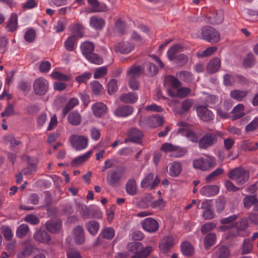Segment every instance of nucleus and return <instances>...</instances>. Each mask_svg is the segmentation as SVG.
I'll return each mask as SVG.
<instances>
[{
  "mask_svg": "<svg viewBox=\"0 0 258 258\" xmlns=\"http://www.w3.org/2000/svg\"><path fill=\"white\" fill-rule=\"evenodd\" d=\"M228 176L230 179L236 180L238 185H242L248 180L249 172L240 166L231 170Z\"/></svg>",
  "mask_w": 258,
  "mask_h": 258,
  "instance_id": "obj_1",
  "label": "nucleus"
},
{
  "mask_svg": "<svg viewBox=\"0 0 258 258\" xmlns=\"http://www.w3.org/2000/svg\"><path fill=\"white\" fill-rule=\"evenodd\" d=\"M201 34L203 39L210 43L218 42L220 40L219 33L211 26H206L201 29Z\"/></svg>",
  "mask_w": 258,
  "mask_h": 258,
  "instance_id": "obj_2",
  "label": "nucleus"
},
{
  "mask_svg": "<svg viewBox=\"0 0 258 258\" xmlns=\"http://www.w3.org/2000/svg\"><path fill=\"white\" fill-rule=\"evenodd\" d=\"M216 165L214 158L210 157L208 159H204L203 158L197 159L193 161V166L197 169L202 171H207L215 167Z\"/></svg>",
  "mask_w": 258,
  "mask_h": 258,
  "instance_id": "obj_3",
  "label": "nucleus"
},
{
  "mask_svg": "<svg viewBox=\"0 0 258 258\" xmlns=\"http://www.w3.org/2000/svg\"><path fill=\"white\" fill-rule=\"evenodd\" d=\"M48 82L43 77L36 79L33 84L34 92L35 94L39 95L45 94L48 91Z\"/></svg>",
  "mask_w": 258,
  "mask_h": 258,
  "instance_id": "obj_4",
  "label": "nucleus"
},
{
  "mask_svg": "<svg viewBox=\"0 0 258 258\" xmlns=\"http://www.w3.org/2000/svg\"><path fill=\"white\" fill-rule=\"evenodd\" d=\"M70 142L77 150L85 149L88 145L87 138L82 136L72 135L70 138Z\"/></svg>",
  "mask_w": 258,
  "mask_h": 258,
  "instance_id": "obj_5",
  "label": "nucleus"
},
{
  "mask_svg": "<svg viewBox=\"0 0 258 258\" xmlns=\"http://www.w3.org/2000/svg\"><path fill=\"white\" fill-rule=\"evenodd\" d=\"M125 170V166H122L117 170L111 173L109 176L107 178L108 183L111 186L117 185L119 182L121 176Z\"/></svg>",
  "mask_w": 258,
  "mask_h": 258,
  "instance_id": "obj_6",
  "label": "nucleus"
},
{
  "mask_svg": "<svg viewBox=\"0 0 258 258\" xmlns=\"http://www.w3.org/2000/svg\"><path fill=\"white\" fill-rule=\"evenodd\" d=\"M71 36L78 39L83 37L85 32V27L82 23L76 22L73 23L69 27Z\"/></svg>",
  "mask_w": 258,
  "mask_h": 258,
  "instance_id": "obj_7",
  "label": "nucleus"
},
{
  "mask_svg": "<svg viewBox=\"0 0 258 258\" xmlns=\"http://www.w3.org/2000/svg\"><path fill=\"white\" fill-rule=\"evenodd\" d=\"M50 119L47 130L51 131L53 126H55L57 123L56 115L54 114L52 116L47 117L46 114H41L38 118V123L41 126H46L45 122L46 120Z\"/></svg>",
  "mask_w": 258,
  "mask_h": 258,
  "instance_id": "obj_8",
  "label": "nucleus"
},
{
  "mask_svg": "<svg viewBox=\"0 0 258 258\" xmlns=\"http://www.w3.org/2000/svg\"><path fill=\"white\" fill-rule=\"evenodd\" d=\"M160 182V179L157 176L154 180L153 173L148 174L142 181L141 185L142 187L147 188L150 186L151 189L154 188Z\"/></svg>",
  "mask_w": 258,
  "mask_h": 258,
  "instance_id": "obj_9",
  "label": "nucleus"
},
{
  "mask_svg": "<svg viewBox=\"0 0 258 258\" xmlns=\"http://www.w3.org/2000/svg\"><path fill=\"white\" fill-rule=\"evenodd\" d=\"M217 141V137L213 134H207L203 136L199 141V144L200 148L205 149L211 146Z\"/></svg>",
  "mask_w": 258,
  "mask_h": 258,
  "instance_id": "obj_10",
  "label": "nucleus"
},
{
  "mask_svg": "<svg viewBox=\"0 0 258 258\" xmlns=\"http://www.w3.org/2000/svg\"><path fill=\"white\" fill-rule=\"evenodd\" d=\"M142 227L144 229L149 232H154L158 229L159 224L155 219L148 218L143 222Z\"/></svg>",
  "mask_w": 258,
  "mask_h": 258,
  "instance_id": "obj_11",
  "label": "nucleus"
},
{
  "mask_svg": "<svg viewBox=\"0 0 258 258\" xmlns=\"http://www.w3.org/2000/svg\"><path fill=\"white\" fill-rule=\"evenodd\" d=\"M33 238L36 241L42 243H48L51 240L49 234L45 230L41 229L36 231Z\"/></svg>",
  "mask_w": 258,
  "mask_h": 258,
  "instance_id": "obj_12",
  "label": "nucleus"
},
{
  "mask_svg": "<svg viewBox=\"0 0 258 258\" xmlns=\"http://www.w3.org/2000/svg\"><path fill=\"white\" fill-rule=\"evenodd\" d=\"M105 21L102 18L98 16H92L90 19V26L96 30H102L105 26Z\"/></svg>",
  "mask_w": 258,
  "mask_h": 258,
  "instance_id": "obj_13",
  "label": "nucleus"
},
{
  "mask_svg": "<svg viewBox=\"0 0 258 258\" xmlns=\"http://www.w3.org/2000/svg\"><path fill=\"white\" fill-rule=\"evenodd\" d=\"M245 81L244 77L240 75L231 76L226 74L224 77V82L225 85L230 86L235 83H243Z\"/></svg>",
  "mask_w": 258,
  "mask_h": 258,
  "instance_id": "obj_14",
  "label": "nucleus"
},
{
  "mask_svg": "<svg viewBox=\"0 0 258 258\" xmlns=\"http://www.w3.org/2000/svg\"><path fill=\"white\" fill-rule=\"evenodd\" d=\"M128 137L131 138L132 142L140 143L141 140L143 136L142 132L137 128L133 127L130 128L127 133Z\"/></svg>",
  "mask_w": 258,
  "mask_h": 258,
  "instance_id": "obj_15",
  "label": "nucleus"
},
{
  "mask_svg": "<svg viewBox=\"0 0 258 258\" xmlns=\"http://www.w3.org/2000/svg\"><path fill=\"white\" fill-rule=\"evenodd\" d=\"M46 228L51 233H56L61 229V222L60 220L48 221L45 224Z\"/></svg>",
  "mask_w": 258,
  "mask_h": 258,
  "instance_id": "obj_16",
  "label": "nucleus"
},
{
  "mask_svg": "<svg viewBox=\"0 0 258 258\" xmlns=\"http://www.w3.org/2000/svg\"><path fill=\"white\" fill-rule=\"evenodd\" d=\"M74 238L78 244H82L85 241L84 231L83 227L77 226L74 230Z\"/></svg>",
  "mask_w": 258,
  "mask_h": 258,
  "instance_id": "obj_17",
  "label": "nucleus"
},
{
  "mask_svg": "<svg viewBox=\"0 0 258 258\" xmlns=\"http://www.w3.org/2000/svg\"><path fill=\"white\" fill-rule=\"evenodd\" d=\"M220 66V59L217 57H214L209 61L207 65V71L210 74L215 73L219 69Z\"/></svg>",
  "mask_w": 258,
  "mask_h": 258,
  "instance_id": "obj_18",
  "label": "nucleus"
},
{
  "mask_svg": "<svg viewBox=\"0 0 258 258\" xmlns=\"http://www.w3.org/2000/svg\"><path fill=\"white\" fill-rule=\"evenodd\" d=\"M81 50L83 55L87 58L93 52L94 45L92 42L86 41L81 44Z\"/></svg>",
  "mask_w": 258,
  "mask_h": 258,
  "instance_id": "obj_19",
  "label": "nucleus"
},
{
  "mask_svg": "<svg viewBox=\"0 0 258 258\" xmlns=\"http://www.w3.org/2000/svg\"><path fill=\"white\" fill-rule=\"evenodd\" d=\"M143 69L140 66L133 65L127 71V75L129 78L137 79L143 73Z\"/></svg>",
  "mask_w": 258,
  "mask_h": 258,
  "instance_id": "obj_20",
  "label": "nucleus"
},
{
  "mask_svg": "<svg viewBox=\"0 0 258 258\" xmlns=\"http://www.w3.org/2000/svg\"><path fill=\"white\" fill-rule=\"evenodd\" d=\"M182 50V47L179 44H176L170 47L167 52V57L171 61H173L176 55Z\"/></svg>",
  "mask_w": 258,
  "mask_h": 258,
  "instance_id": "obj_21",
  "label": "nucleus"
},
{
  "mask_svg": "<svg viewBox=\"0 0 258 258\" xmlns=\"http://www.w3.org/2000/svg\"><path fill=\"white\" fill-rule=\"evenodd\" d=\"M219 190V187L217 185H207L202 188L201 192L204 196L211 197L217 195Z\"/></svg>",
  "mask_w": 258,
  "mask_h": 258,
  "instance_id": "obj_22",
  "label": "nucleus"
},
{
  "mask_svg": "<svg viewBox=\"0 0 258 258\" xmlns=\"http://www.w3.org/2000/svg\"><path fill=\"white\" fill-rule=\"evenodd\" d=\"M224 20V12L222 10H217L215 12L212 17H209L210 23L211 24H219Z\"/></svg>",
  "mask_w": 258,
  "mask_h": 258,
  "instance_id": "obj_23",
  "label": "nucleus"
},
{
  "mask_svg": "<svg viewBox=\"0 0 258 258\" xmlns=\"http://www.w3.org/2000/svg\"><path fill=\"white\" fill-rule=\"evenodd\" d=\"M134 45L130 42L119 43L116 47V50L123 54H128L134 49Z\"/></svg>",
  "mask_w": 258,
  "mask_h": 258,
  "instance_id": "obj_24",
  "label": "nucleus"
},
{
  "mask_svg": "<svg viewBox=\"0 0 258 258\" xmlns=\"http://www.w3.org/2000/svg\"><path fill=\"white\" fill-rule=\"evenodd\" d=\"M138 98L137 94L135 92H129L121 95L120 99L121 101L127 103H134Z\"/></svg>",
  "mask_w": 258,
  "mask_h": 258,
  "instance_id": "obj_25",
  "label": "nucleus"
},
{
  "mask_svg": "<svg viewBox=\"0 0 258 258\" xmlns=\"http://www.w3.org/2000/svg\"><path fill=\"white\" fill-rule=\"evenodd\" d=\"M163 123V117L157 115H152L149 118L147 121V124L151 127L162 125Z\"/></svg>",
  "mask_w": 258,
  "mask_h": 258,
  "instance_id": "obj_26",
  "label": "nucleus"
},
{
  "mask_svg": "<svg viewBox=\"0 0 258 258\" xmlns=\"http://www.w3.org/2000/svg\"><path fill=\"white\" fill-rule=\"evenodd\" d=\"M88 3L93 8L95 12H105L107 10L105 4H100L98 0H87Z\"/></svg>",
  "mask_w": 258,
  "mask_h": 258,
  "instance_id": "obj_27",
  "label": "nucleus"
},
{
  "mask_svg": "<svg viewBox=\"0 0 258 258\" xmlns=\"http://www.w3.org/2000/svg\"><path fill=\"white\" fill-rule=\"evenodd\" d=\"M18 17L16 14H12L7 25V29L11 32H14L17 28Z\"/></svg>",
  "mask_w": 258,
  "mask_h": 258,
  "instance_id": "obj_28",
  "label": "nucleus"
},
{
  "mask_svg": "<svg viewBox=\"0 0 258 258\" xmlns=\"http://www.w3.org/2000/svg\"><path fill=\"white\" fill-rule=\"evenodd\" d=\"M230 255V250L229 247L225 245L220 246L216 252L217 258H229Z\"/></svg>",
  "mask_w": 258,
  "mask_h": 258,
  "instance_id": "obj_29",
  "label": "nucleus"
},
{
  "mask_svg": "<svg viewBox=\"0 0 258 258\" xmlns=\"http://www.w3.org/2000/svg\"><path fill=\"white\" fill-rule=\"evenodd\" d=\"M173 244V239L172 237H168L165 238L163 242L160 244V248L163 252L167 251Z\"/></svg>",
  "mask_w": 258,
  "mask_h": 258,
  "instance_id": "obj_30",
  "label": "nucleus"
},
{
  "mask_svg": "<svg viewBox=\"0 0 258 258\" xmlns=\"http://www.w3.org/2000/svg\"><path fill=\"white\" fill-rule=\"evenodd\" d=\"M127 248L132 253H136L145 249L142 243L139 242H132L128 243Z\"/></svg>",
  "mask_w": 258,
  "mask_h": 258,
  "instance_id": "obj_31",
  "label": "nucleus"
},
{
  "mask_svg": "<svg viewBox=\"0 0 258 258\" xmlns=\"http://www.w3.org/2000/svg\"><path fill=\"white\" fill-rule=\"evenodd\" d=\"M86 227L91 234L95 235L99 230V224L98 222L92 220L86 223Z\"/></svg>",
  "mask_w": 258,
  "mask_h": 258,
  "instance_id": "obj_32",
  "label": "nucleus"
},
{
  "mask_svg": "<svg viewBox=\"0 0 258 258\" xmlns=\"http://www.w3.org/2000/svg\"><path fill=\"white\" fill-rule=\"evenodd\" d=\"M92 151H90L85 154L75 158L71 163L72 166H77L85 162L90 156Z\"/></svg>",
  "mask_w": 258,
  "mask_h": 258,
  "instance_id": "obj_33",
  "label": "nucleus"
},
{
  "mask_svg": "<svg viewBox=\"0 0 258 258\" xmlns=\"http://www.w3.org/2000/svg\"><path fill=\"white\" fill-rule=\"evenodd\" d=\"M77 40L78 39L73 37V36H70L64 42L66 49L70 51L74 50Z\"/></svg>",
  "mask_w": 258,
  "mask_h": 258,
  "instance_id": "obj_34",
  "label": "nucleus"
},
{
  "mask_svg": "<svg viewBox=\"0 0 258 258\" xmlns=\"http://www.w3.org/2000/svg\"><path fill=\"white\" fill-rule=\"evenodd\" d=\"M90 87L93 94L95 95H100L103 90L102 85L97 81H92L90 83Z\"/></svg>",
  "mask_w": 258,
  "mask_h": 258,
  "instance_id": "obj_35",
  "label": "nucleus"
},
{
  "mask_svg": "<svg viewBox=\"0 0 258 258\" xmlns=\"http://www.w3.org/2000/svg\"><path fill=\"white\" fill-rule=\"evenodd\" d=\"M126 191L131 195H134L137 193V187L135 180L131 179L127 181L126 184Z\"/></svg>",
  "mask_w": 258,
  "mask_h": 258,
  "instance_id": "obj_36",
  "label": "nucleus"
},
{
  "mask_svg": "<svg viewBox=\"0 0 258 258\" xmlns=\"http://www.w3.org/2000/svg\"><path fill=\"white\" fill-rule=\"evenodd\" d=\"M79 103V100L77 98H71L63 108L62 113H68Z\"/></svg>",
  "mask_w": 258,
  "mask_h": 258,
  "instance_id": "obj_37",
  "label": "nucleus"
},
{
  "mask_svg": "<svg viewBox=\"0 0 258 258\" xmlns=\"http://www.w3.org/2000/svg\"><path fill=\"white\" fill-rule=\"evenodd\" d=\"M216 239V236L215 233H209L204 238V244L206 248L208 249L214 245L215 243Z\"/></svg>",
  "mask_w": 258,
  "mask_h": 258,
  "instance_id": "obj_38",
  "label": "nucleus"
},
{
  "mask_svg": "<svg viewBox=\"0 0 258 258\" xmlns=\"http://www.w3.org/2000/svg\"><path fill=\"white\" fill-rule=\"evenodd\" d=\"M247 94V92L244 90H235L230 92V96L234 99L241 101Z\"/></svg>",
  "mask_w": 258,
  "mask_h": 258,
  "instance_id": "obj_39",
  "label": "nucleus"
},
{
  "mask_svg": "<svg viewBox=\"0 0 258 258\" xmlns=\"http://www.w3.org/2000/svg\"><path fill=\"white\" fill-rule=\"evenodd\" d=\"M255 202H257V197L256 195L247 196L243 199V206L245 208L249 209L252 205H254Z\"/></svg>",
  "mask_w": 258,
  "mask_h": 258,
  "instance_id": "obj_40",
  "label": "nucleus"
},
{
  "mask_svg": "<svg viewBox=\"0 0 258 258\" xmlns=\"http://www.w3.org/2000/svg\"><path fill=\"white\" fill-rule=\"evenodd\" d=\"M181 246L182 251L184 255L187 256H191L194 254V247L189 242H184L182 243Z\"/></svg>",
  "mask_w": 258,
  "mask_h": 258,
  "instance_id": "obj_41",
  "label": "nucleus"
},
{
  "mask_svg": "<svg viewBox=\"0 0 258 258\" xmlns=\"http://www.w3.org/2000/svg\"><path fill=\"white\" fill-rule=\"evenodd\" d=\"M181 170L180 164L177 162H173L169 167V174L172 176H177Z\"/></svg>",
  "mask_w": 258,
  "mask_h": 258,
  "instance_id": "obj_42",
  "label": "nucleus"
},
{
  "mask_svg": "<svg viewBox=\"0 0 258 258\" xmlns=\"http://www.w3.org/2000/svg\"><path fill=\"white\" fill-rule=\"evenodd\" d=\"M29 227L27 224L20 225L17 228L16 234L19 238H23L29 232Z\"/></svg>",
  "mask_w": 258,
  "mask_h": 258,
  "instance_id": "obj_43",
  "label": "nucleus"
},
{
  "mask_svg": "<svg viewBox=\"0 0 258 258\" xmlns=\"http://www.w3.org/2000/svg\"><path fill=\"white\" fill-rule=\"evenodd\" d=\"M93 113H105L107 111V106L102 102H97L92 106Z\"/></svg>",
  "mask_w": 258,
  "mask_h": 258,
  "instance_id": "obj_44",
  "label": "nucleus"
},
{
  "mask_svg": "<svg viewBox=\"0 0 258 258\" xmlns=\"http://www.w3.org/2000/svg\"><path fill=\"white\" fill-rule=\"evenodd\" d=\"M33 247L31 245L26 246L23 250L20 251L17 254V258H25L30 255L33 251Z\"/></svg>",
  "mask_w": 258,
  "mask_h": 258,
  "instance_id": "obj_45",
  "label": "nucleus"
},
{
  "mask_svg": "<svg viewBox=\"0 0 258 258\" xmlns=\"http://www.w3.org/2000/svg\"><path fill=\"white\" fill-rule=\"evenodd\" d=\"M152 250L151 246H148L144 250L134 253L135 254L131 258H146L147 257Z\"/></svg>",
  "mask_w": 258,
  "mask_h": 258,
  "instance_id": "obj_46",
  "label": "nucleus"
},
{
  "mask_svg": "<svg viewBox=\"0 0 258 258\" xmlns=\"http://www.w3.org/2000/svg\"><path fill=\"white\" fill-rule=\"evenodd\" d=\"M217 50L215 46L208 47L206 49L202 51H199L197 53V56L200 57H205L210 56Z\"/></svg>",
  "mask_w": 258,
  "mask_h": 258,
  "instance_id": "obj_47",
  "label": "nucleus"
},
{
  "mask_svg": "<svg viewBox=\"0 0 258 258\" xmlns=\"http://www.w3.org/2000/svg\"><path fill=\"white\" fill-rule=\"evenodd\" d=\"M166 82L170 85L171 86L174 88L177 89L180 86H181V83L179 81V80L175 77L172 76H168L166 79Z\"/></svg>",
  "mask_w": 258,
  "mask_h": 258,
  "instance_id": "obj_48",
  "label": "nucleus"
},
{
  "mask_svg": "<svg viewBox=\"0 0 258 258\" xmlns=\"http://www.w3.org/2000/svg\"><path fill=\"white\" fill-rule=\"evenodd\" d=\"M225 204L226 200L224 198L220 197L217 199L215 202V207L217 212H222L225 208Z\"/></svg>",
  "mask_w": 258,
  "mask_h": 258,
  "instance_id": "obj_49",
  "label": "nucleus"
},
{
  "mask_svg": "<svg viewBox=\"0 0 258 258\" xmlns=\"http://www.w3.org/2000/svg\"><path fill=\"white\" fill-rule=\"evenodd\" d=\"M92 73L89 72H85L81 75H79L75 78L76 81L79 84L86 83L91 79Z\"/></svg>",
  "mask_w": 258,
  "mask_h": 258,
  "instance_id": "obj_50",
  "label": "nucleus"
},
{
  "mask_svg": "<svg viewBox=\"0 0 258 258\" xmlns=\"http://www.w3.org/2000/svg\"><path fill=\"white\" fill-rule=\"evenodd\" d=\"M86 59L90 62L96 64H101L103 62V59L98 54L93 52Z\"/></svg>",
  "mask_w": 258,
  "mask_h": 258,
  "instance_id": "obj_51",
  "label": "nucleus"
},
{
  "mask_svg": "<svg viewBox=\"0 0 258 258\" xmlns=\"http://www.w3.org/2000/svg\"><path fill=\"white\" fill-rule=\"evenodd\" d=\"M252 248V244L249 239H245L243 241L242 250L241 253L242 254L249 253Z\"/></svg>",
  "mask_w": 258,
  "mask_h": 258,
  "instance_id": "obj_52",
  "label": "nucleus"
},
{
  "mask_svg": "<svg viewBox=\"0 0 258 258\" xmlns=\"http://www.w3.org/2000/svg\"><path fill=\"white\" fill-rule=\"evenodd\" d=\"M69 122L72 125H78L81 122V116L79 114H69L68 117Z\"/></svg>",
  "mask_w": 258,
  "mask_h": 258,
  "instance_id": "obj_53",
  "label": "nucleus"
},
{
  "mask_svg": "<svg viewBox=\"0 0 258 258\" xmlns=\"http://www.w3.org/2000/svg\"><path fill=\"white\" fill-rule=\"evenodd\" d=\"M102 236L107 239H111L114 236V230L111 227L105 228L102 232Z\"/></svg>",
  "mask_w": 258,
  "mask_h": 258,
  "instance_id": "obj_54",
  "label": "nucleus"
},
{
  "mask_svg": "<svg viewBox=\"0 0 258 258\" xmlns=\"http://www.w3.org/2000/svg\"><path fill=\"white\" fill-rule=\"evenodd\" d=\"M179 77L184 82H190L193 79L192 73L187 71H180L179 73Z\"/></svg>",
  "mask_w": 258,
  "mask_h": 258,
  "instance_id": "obj_55",
  "label": "nucleus"
},
{
  "mask_svg": "<svg viewBox=\"0 0 258 258\" xmlns=\"http://www.w3.org/2000/svg\"><path fill=\"white\" fill-rule=\"evenodd\" d=\"M224 172V169L222 168H218L212 172L209 175H208L206 178V181L209 182L211 180L214 179L218 176L221 175Z\"/></svg>",
  "mask_w": 258,
  "mask_h": 258,
  "instance_id": "obj_56",
  "label": "nucleus"
},
{
  "mask_svg": "<svg viewBox=\"0 0 258 258\" xmlns=\"http://www.w3.org/2000/svg\"><path fill=\"white\" fill-rule=\"evenodd\" d=\"M4 236L7 240H10L13 237V233L10 228L7 226H2L1 228Z\"/></svg>",
  "mask_w": 258,
  "mask_h": 258,
  "instance_id": "obj_57",
  "label": "nucleus"
},
{
  "mask_svg": "<svg viewBox=\"0 0 258 258\" xmlns=\"http://www.w3.org/2000/svg\"><path fill=\"white\" fill-rule=\"evenodd\" d=\"M107 73V69L106 67H99L96 70L94 74V78L95 79H98L103 77L106 75Z\"/></svg>",
  "mask_w": 258,
  "mask_h": 258,
  "instance_id": "obj_58",
  "label": "nucleus"
},
{
  "mask_svg": "<svg viewBox=\"0 0 258 258\" xmlns=\"http://www.w3.org/2000/svg\"><path fill=\"white\" fill-rule=\"evenodd\" d=\"M51 76L54 79L60 81H69L70 77L69 76L64 75L59 72H53L51 74Z\"/></svg>",
  "mask_w": 258,
  "mask_h": 258,
  "instance_id": "obj_59",
  "label": "nucleus"
},
{
  "mask_svg": "<svg viewBox=\"0 0 258 258\" xmlns=\"http://www.w3.org/2000/svg\"><path fill=\"white\" fill-rule=\"evenodd\" d=\"M36 33L34 29H30L25 33L24 38L27 42H32L35 39Z\"/></svg>",
  "mask_w": 258,
  "mask_h": 258,
  "instance_id": "obj_60",
  "label": "nucleus"
},
{
  "mask_svg": "<svg viewBox=\"0 0 258 258\" xmlns=\"http://www.w3.org/2000/svg\"><path fill=\"white\" fill-rule=\"evenodd\" d=\"M191 90L187 87H181L177 91V95L181 98L187 96L190 93Z\"/></svg>",
  "mask_w": 258,
  "mask_h": 258,
  "instance_id": "obj_61",
  "label": "nucleus"
},
{
  "mask_svg": "<svg viewBox=\"0 0 258 258\" xmlns=\"http://www.w3.org/2000/svg\"><path fill=\"white\" fill-rule=\"evenodd\" d=\"M188 59V58L186 55L183 54H179V55H176V57L173 61L179 65L182 66L187 63Z\"/></svg>",
  "mask_w": 258,
  "mask_h": 258,
  "instance_id": "obj_62",
  "label": "nucleus"
},
{
  "mask_svg": "<svg viewBox=\"0 0 258 258\" xmlns=\"http://www.w3.org/2000/svg\"><path fill=\"white\" fill-rule=\"evenodd\" d=\"M66 27V22L63 20H59L54 27L56 32L60 33L64 31Z\"/></svg>",
  "mask_w": 258,
  "mask_h": 258,
  "instance_id": "obj_63",
  "label": "nucleus"
},
{
  "mask_svg": "<svg viewBox=\"0 0 258 258\" xmlns=\"http://www.w3.org/2000/svg\"><path fill=\"white\" fill-rule=\"evenodd\" d=\"M68 258H81L79 251L75 249L69 248L67 252Z\"/></svg>",
  "mask_w": 258,
  "mask_h": 258,
  "instance_id": "obj_64",
  "label": "nucleus"
}]
</instances>
